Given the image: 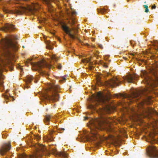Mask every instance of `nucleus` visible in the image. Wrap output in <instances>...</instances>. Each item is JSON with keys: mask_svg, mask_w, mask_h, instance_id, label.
<instances>
[{"mask_svg": "<svg viewBox=\"0 0 158 158\" xmlns=\"http://www.w3.org/2000/svg\"><path fill=\"white\" fill-rule=\"evenodd\" d=\"M94 99L96 105L98 104H102V107H100L97 111L99 115V118L94 119L92 123L90 132L92 135L90 138L92 141H94L98 138L97 133L99 130H105L108 132L113 131V129L110 126L111 122L103 115L106 113H109L111 112L112 107L110 105L108 99L100 93H98Z\"/></svg>", "mask_w": 158, "mask_h": 158, "instance_id": "f257e3e1", "label": "nucleus"}, {"mask_svg": "<svg viewBox=\"0 0 158 158\" xmlns=\"http://www.w3.org/2000/svg\"><path fill=\"white\" fill-rule=\"evenodd\" d=\"M32 60V59L31 58L28 59L25 62L26 65L28 66V64H30L32 66L35 67L39 70L40 74L42 76H48V73L47 72H44L43 70V69H49L51 67L50 65L47 63L44 60H41L37 63L31 62V61Z\"/></svg>", "mask_w": 158, "mask_h": 158, "instance_id": "f03ea898", "label": "nucleus"}, {"mask_svg": "<svg viewBox=\"0 0 158 158\" xmlns=\"http://www.w3.org/2000/svg\"><path fill=\"white\" fill-rule=\"evenodd\" d=\"M59 88L60 87L58 85L50 84L48 91L44 96V99L47 100H51L53 101H58L59 97L57 92Z\"/></svg>", "mask_w": 158, "mask_h": 158, "instance_id": "7ed1b4c3", "label": "nucleus"}, {"mask_svg": "<svg viewBox=\"0 0 158 158\" xmlns=\"http://www.w3.org/2000/svg\"><path fill=\"white\" fill-rule=\"evenodd\" d=\"M0 43L2 48L5 50L9 55L11 53V50L16 51L17 49L16 44L14 43L11 39H2L0 40Z\"/></svg>", "mask_w": 158, "mask_h": 158, "instance_id": "20e7f679", "label": "nucleus"}, {"mask_svg": "<svg viewBox=\"0 0 158 158\" xmlns=\"http://www.w3.org/2000/svg\"><path fill=\"white\" fill-rule=\"evenodd\" d=\"M35 151L34 154L29 156L25 154L22 155L20 158H38L42 156V154L45 155L46 152V150L45 147L41 144L38 143L35 145L34 146Z\"/></svg>", "mask_w": 158, "mask_h": 158, "instance_id": "39448f33", "label": "nucleus"}, {"mask_svg": "<svg viewBox=\"0 0 158 158\" xmlns=\"http://www.w3.org/2000/svg\"><path fill=\"white\" fill-rule=\"evenodd\" d=\"M27 10H28L31 14L34 15L35 11L34 9L29 8L28 9L26 7L20 6L18 9H15L14 10H10L8 9H5L4 11L6 13H10L11 14H16L18 15H22Z\"/></svg>", "mask_w": 158, "mask_h": 158, "instance_id": "423d86ee", "label": "nucleus"}, {"mask_svg": "<svg viewBox=\"0 0 158 158\" xmlns=\"http://www.w3.org/2000/svg\"><path fill=\"white\" fill-rule=\"evenodd\" d=\"M146 153L150 158H158V150L153 146H150L148 147Z\"/></svg>", "mask_w": 158, "mask_h": 158, "instance_id": "0eeeda50", "label": "nucleus"}, {"mask_svg": "<svg viewBox=\"0 0 158 158\" xmlns=\"http://www.w3.org/2000/svg\"><path fill=\"white\" fill-rule=\"evenodd\" d=\"M142 93V91H136L132 93L131 96L124 95H123V97L124 98H129L130 102H132V101H136V100H138L141 97Z\"/></svg>", "mask_w": 158, "mask_h": 158, "instance_id": "6e6552de", "label": "nucleus"}, {"mask_svg": "<svg viewBox=\"0 0 158 158\" xmlns=\"http://www.w3.org/2000/svg\"><path fill=\"white\" fill-rule=\"evenodd\" d=\"M10 143L8 142L2 144L0 148V154L2 156L5 155L11 148Z\"/></svg>", "mask_w": 158, "mask_h": 158, "instance_id": "1a4fd4ad", "label": "nucleus"}, {"mask_svg": "<svg viewBox=\"0 0 158 158\" xmlns=\"http://www.w3.org/2000/svg\"><path fill=\"white\" fill-rule=\"evenodd\" d=\"M62 28L63 30L72 39H76L75 36L71 34V29L66 24H64L62 25Z\"/></svg>", "mask_w": 158, "mask_h": 158, "instance_id": "9d476101", "label": "nucleus"}, {"mask_svg": "<svg viewBox=\"0 0 158 158\" xmlns=\"http://www.w3.org/2000/svg\"><path fill=\"white\" fill-rule=\"evenodd\" d=\"M119 82L117 78H115L114 79H110L109 81H106L105 84L107 85L114 87L115 86L118 85Z\"/></svg>", "mask_w": 158, "mask_h": 158, "instance_id": "9b49d317", "label": "nucleus"}, {"mask_svg": "<svg viewBox=\"0 0 158 158\" xmlns=\"http://www.w3.org/2000/svg\"><path fill=\"white\" fill-rule=\"evenodd\" d=\"M51 151V153L54 155H58L63 158H67V154L65 152H57L56 149L55 148H52Z\"/></svg>", "mask_w": 158, "mask_h": 158, "instance_id": "f8f14e48", "label": "nucleus"}, {"mask_svg": "<svg viewBox=\"0 0 158 158\" xmlns=\"http://www.w3.org/2000/svg\"><path fill=\"white\" fill-rule=\"evenodd\" d=\"M137 78V76L135 74H129L126 76L124 80H126L129 83H134V81L136 80Z\"/></svg>", "mask_w": 158, "mask_h": 158, "instance_id": "ddd939ff", "label": "nucleus"}, {"mask_svg": "<svg viewBox=\"0 0 158 158\" xmlns=\"http://www.w3.org/2000/svg\"><path fill=\"white\" fill-rule=\"evenodd\" d=\"M144 111L143 110V112ZM145 111L146 113V114L144 115V112H141L140 115H143V116H145L146 115H148L149 114H157L158 113L156 111L153 109H148L147 110H146Z\"/></svg>", "mask_w": 158, "mask_h": 158, "instance_id": "4468645a", "label": "nucleus"}, {"mask_svg": "<svg viewBox=\"0 0 158 158\" xmlns=\"http://www.w3.org/2000/svg\"><path fill=\"white\" fill-rule=\"evenodd\" d=\"M15 28L14 25L9 24H6L3 28V30L5 31L14 30Z\"/></svg>", "mask_w": 158, "mask_h": 158, "instance_id": "2eb2a0df", "label": "nucleus"}, {"mask_svg": "<svg viewBox=\"0 0 158 158\" xmlns=\"http://www.w3.org/2000/svg\"><path fill=\"white\" fill-rule=\"evenodd\" d=\"M67 14L71 20L72 25H73L75 23V22L74 19L72 17V16L76 14V12H71L70 11H67Z\"/></svg>", "mask_w": 158, "mask_h": 158, "instance_id": "dca6fc26", "label": "nucleus"}, {"mask_svg": "<svg viewBox=\"0 0 158 158\" xmlns=\"http://www.w3.org/2000/svg\"><path fill=\"white\" fill-rule=\"evenodd\" d=\"M54 118V117L50 115H45L44 120V123L46 124H48L50 122L51 118Z\"/></svg>", "mask_w": 158, "mask_h": 158, "instance_id": "f3484780", "label": "nucleus"}, {"mask_svg": "<svg viewBox=\"0 0 158 158\" xmlns=\"http://www.w3.org/2000/svg\"><path fill=\"white\" fill-rule=\"evenodd\" d=\"M32 76H28L26 77V82L27 84L30 83L33 78Z\"/></svg>", "mask_w": 158, "mask_h": 158, "instance_id": "a211bd4d", "label": "nucleus"}, {"mask_svg": "<svg viewBox=\"0 0 158 158\" xmlns=\"http://www.w3.org/2000/svg\"><path fill=\"white\" fill-rule=\"evenodd\" d=\"M97 81L98 84V85H102L103 82L101 80V77L100 76H99L97 77Z\"/></svg>", "mask_w": 158, "mask_h": 158, "instance_id": "6ab92c4d", "label": "nucleus"}, {"mask_svg": "<svg viewBox=\"0 0 158 158\" xmlns=\"http://www.w3.org/2000/svg\"><path fill=\"white\" fill-rule=\"evenodd\" d=\"M46 47L47 48L51 50L53 48V47L51 44H50V41H48L46 43Z\"/></svg>", "mask_w": 158, "mask_h": 158, "instance_id": "aec40b11", "label": "nucleus"}, {"mask_svg": "<svg viewBox=\"0 0 158 158\" xmlns=\"http://www.w3.org/2000/svg\"><path fill=\"white\" fill-rule=\"evenodd\" d=\"M55 0H41L44 3L48 5L50 4L51 1L54 2Z\"/></svg>", "mask_w": 158, "mask_h": 158, "instance_id": "412c9836", "label": "nucleus"}, {"mask_svg": "<svg viewBox=\"0 0 158 158\" xmlns=\"http://www.w3.org/2000/svg\"><path fill=\"white\" fill-rule=\"evenodd\" d=\"M98 11L99 13H101L103 14L104 13V12L106 11V10L105 9H98Z\"/></svg>", "mask_w": 158, "mask_h": 158, "instance_id": "4be33fe9", "label": "nucleus"}, {"mask_svg": "<svg viewBox=\"0 0 158 158\" xmlns=\"http://www.w3.org/2000/svg\"><path fill=\"white\" fill-rule=\"evenodd\" d=\"M88 107L89 109L91 110H95L96 109L95 106L92 104L89 105Z\"/></svg>", "mask_w": 158, "mask_h": 158, "instance_id": "5701e85b", "label": "nucleus"}, {"mask_svg": "<svg viewBox=\"0 0 158 158\" xmlns=\"http://www.w3.org/2000/svg\"><path fill=\"white\" fill-rule=\"evenodd\" d=\"M150 138L151 139V142L152 143L153 142H155L156 141V139L154 138V136L153 135H151L150 136Z\"/></svg>", "mask_w": 158, "mask_h": 158, "instance_id": "b1692460", "label": "nucleus"}, {"mask_svg": "<svg viewBox=\"0 0 158 158\" xmlns=\"http://www.w3.org/2000/svg\"><path fill=\"white\" fill-rule=\"evenodd\" d=\"M34 138L35 139H37V140H38L40 139L41 137L39 135H34Z\"/></svg>", "mask_w": 158, "mask_h": 158, "instance_id": "393cba45", "label": "nucleus"}, {"mask_svg": "<svg viewBox=\"0 0 158 158\" xmlns=\"http://www.w3.org/2000/svg\"><path fill=\"white\" fill-rule=\"evenodd\" d=\"M90 59H84L82 60V62L84 63H88L90 61Z\"/></svg>", "mask_w": 158, "mask_h": 158, "instance_id": "a878e982", "label": "nucleus"}, {"mask_svg": "<svg viewBox=\"0 0 158 158\" xmlns=\"http://www.w3.org/2000/svg\"><path fill=\"white\" fill-rule=\"evenodd\" d=\"M145 9V12L148 13L149 12L148 6L147 5H143Z\"/></svg>", "mask_w": 158, "mask_h": 158, "instance_id": "bb28decb", "label": "nucleus"}, {"mask_svg": "<svg viewBox=\"0 0 158 158\" xmlns=\"http://www.w3.org/2000/svg\"><path fill=\"white\" fill-rule=\"evenodd\" d=\"M66 80V78L64 77H62L61 78L60 80L59 81L60 82H65Z\"/></svg>", "mask_w": 158, "mask_h": 158, "instance_id": "cd10ccee", "label": "nucleus"}, {"mask_svg": "<svg viewBox=\"0 0 158 158\" xmlns=\"http://www.w3.org/2000/svg\"><path fill=\"white\" fill-rule=\"evenodd\" d=\"M146 103L147 104H150L151 103V101L150 98H148L147 100V102H146Z\"/></svg>", "mask_w": 158, "mask_h": 158, "instance_id": "c85d7f7f", "label": "nucleus"}, {"mask_svg": "<svg viewBox=\"0 0 158 158\" xmlns=\"http://www.w3.org/2000/svg\"><path fill=\"white\" fill-rule=\"evenodd\" d=\"M64 128H58V130L59 131H60L59 132H60V133H62V132H61V131H64Z\"/></svg>", "mask_w": 158, "mask_h": 158, "instance_id": "c756f323", "label": "nucleus"}, {"mask_svg": "<svg viewBox=\"0 0 158 158\" xmlns=\"http://www.w3.org/2000/svg\"><path fill=\"white\" fill-rule=\"evenodd\" d=\"M56 67L57 68L59 69H61V66L60 64H57L56 65Z\"/></svg>", "mask_w": 158, "mask_h": 158, "instance_id": "7c9ffc66", "label": "nucleus"}, {"mask_svg": "<svg viewBox=\"0 0 158 158\" xmlns=\"http://www.w3.org/2000/svg\"><path fill=\"white\" fill-rule=\"evenodd\" d=\"M98 44V47L100 48H101V49H103V46H102V45L101 44Z\"/></svg>", "mask_w": 158, "mask_h": 158, "instance_id": "2f4dec72", "label": "nucleus"}, {"mask_svg": "<svg viewBox=\"0 0 158 158\" xmlns=\"http://www.w3.org/2000/svg\"><path fill=\"white\" fill-rule=\"evenodd\" d=\"M156 8V6L155 5H153L152 6V9H155Z\"/></svg>", "mask_w": 158, "mask_h": 158, "instance_id": "473e14b6", "label": "nucleus"}, {"mask_svg": "<svg viewBox=\"0 0 158 158\" xmlns=\"http://www.w3.org/2000/svg\"><path fill=\"white\" fill-rule=\"evenodd\" d=\"M52 59L53 60H54L55 61H56L57 59L55 56H53L52 57Z\"/></svg>", "mask_w": 158, "mask_h": 158, "instance_id": "72a5a7b5", "label": "nucleus"}, {"mask_svg": "<svg viewBox=\"0 0 158 158\" xmlns=\"http://www.w3.org/2000/svg\"><path fill=\"white\" fill-rule=\"evenodd\" d=\"M88 118L86 117H85V120H86Z\"/></svg>", "mask_w": 158, "mask_h": 158, "instance_id": "f704fd0d", "label": "nucleus"}, {"mask_svg": "<svg viewBox=\"0 0 158 158\" xmlns=\"http://www.w3.org/2000/svg\"><path fill=\"white\" fill-rule=\"evenodd\" d=\"M23 1H27L28 0H23Z\"/></svg>", "mask_w": 158, "mask_h": 158, "instance_id": "c9c22d12", "label": "nucleus"}, {"mask_svg": "<svg viewBox=\"0 0 158 158\" xmlns=\"http://www.w3.org/2000/svg\"><path fill=\"white\" fill-rule=\"evenodd\" d=\"M90 69H92V67L91 66H90Z\"/></svg>", "mask_w": 158, "mask_h": 158, "instance_id": "e433bc0d", "label": "nucleus"}, {"mask_svg": "<svg viewBox=\"0 0 158 158\" xmlns=\"http://www.w3.org/2000/svg\"><path fill=\"white\" fill-rule=\"evenodd\" d=\"M75 29V28H73L72 29L73 30H74Z\"/></svg>", "mask_w": 158, "mask_h": 158, "instance_id": "4c0bfd02", "label": "nucleus"}, {"mask_svg": "<svg viewBox=\"0 0 158 158\" xmlns=\"http://www.w3.org/2000/svg\"><path fill=\"white\" fill-rule=\"evenodd\" d=\"M86 45H88V44L86 43Z\"/></svg>", "mask_w": 158, "mask_h": 158, "instance_id": "58836bf2", "label": "nucleus"}, {"mask_svg": "<svg viewBox=\"0 0 158 158\" xmlns=\"http://www.w3.org/2000/svg\"><path fill=\"white\" fill-rule=\"evenodd\" d=\"M84 44V43H82V44Z\"/></svg>", "mask_w": 158, "mask_h": 158, "instance_id": "ea45409f", "label": "nucleus"}, {"mask_svg": "<svg viewBox=\"0 0 158 158\" xmlns=\"http://www.w3.org/2000/svg\"><path fill=\"white\" fill-rule=\"evenodd\" d=\"M156 43L158 44V42L157 41H156Z\"/></svg>", "mask_w": 158, "mask_h": 158, "instance_id": "a19ab883", "label": "nucleus"}, {"mask_svg": "<svg viewBox=\"0 0 158 158\" xmlns=\"http://www.w3.org/2000/svg\"><path fill=\"white\" fill-rule=\"evenodd\" d=\"M144 3H146V2H144Z\"/></svg>", "mask_w": 158, "mask_h": 158, "instance_id": "79ce46f5", "label": "nucleus"}, {"mask_svg": "<svg viewBox=\"0 0 158 158\" xmlns=\"http://www.w3.org/2000/svg\"><path fill=\"white\" fill-rule=\"evenodd\" d=\"M129 0H127L128 1Z\"/></svg>", "mask_w": 158, "mask_h": 158, "instance_id": "37998d69", "label": "nucleus"}]
</instances>
